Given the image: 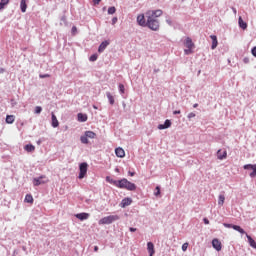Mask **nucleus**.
<instances>
[{"instance_id":"1","label":"nucleus","mask_w":256,"mask_h":256,"mask_svg":"<svg viewBox=\"0 0 256 256\" xmlns=\"http://www.w3.org/2000/svg\"><path fill=\"white\" fill-rule=\"evenodd\" d=\"M163 15V10H148L146 12L147 24L146 27L151 31H159L161 29V22L159 21V17Z\"/></svg>"},{"instance_id":"2","label":"nucleus","mask_w":256,"mask_h":256,"mask_svg":"<svg viewBox=\"0 0 256 256\" xmlns=\"http://www.w3.org/2000/svg\"><path fill=\"white\" fill-rule=\"evenodd\" d=\"M118 189H126L127 191H135L137 189V185L135 183L130 182L127 178H123L118 180Z\"/></svg>"},{"instance_id":"3","label":"nucleus","mask_w":256,"mask_h":256,"mask_svg":"<svg viewBox=\"0 0 256 256\" xmlns=\"http://www.w3.org/2000/svg\"><path fill=\"white\" fill-rule=\"evenodd\" d=\"M119 219H121L119 215H110L101 218L98 223L100 225H111V223H115V221H119Z\"/></svg>"},{"instance_id":"4","label":"nucleus","mask_w":256,"mask_h":256,"mask_svg":"<svg viewBox=\"0 0 256 256\" xmlns=\"http://www.w3.org/2000/svg\"><path fill=\"white\" fill-rule=\"evenodd\" d=\"M89 167V165L87 164V162H83L79 165V179H85V175H87V168Z\"/></svg>"},{"instance_id":"5","label":"nucleus","mask_w":256,"mask_h":256,"mask_svg":"<svg viewBox=\"0 0 256 256\" xmlns=\"http://www.w3.org/2000/svg\"><path fill=\"white\" fill-rule=\"evenodd\" d=\"M47 177L45 175H41L39 177L33 178L32 183L34 187H39V185H45L47 183Z\"/></svg>"},{"instance_id":"6","label":"nucleus","mask_w":256,"mask_h":256,"mask_svg":"<svg viewBox=\"0 0 256 256\" xmlns=\"http://www.w3.org/2000/svg\"><path fill=\"white\" fill-rule=\"evenodd\" d=\"M243 169L245 170H252V172L249 174L251 179H255L256 177V164H246L243 166Z\"/></svg>"},{"instance_id":"7","label":"nucleus","mask_w":256,"mask_h":256,"mask_svg":"<svg viewBox=\"0 0 256 256\" xmlns=\"http://www.w3.org/2000/svg\"><path fill=\"white\" fill-rule=\"evenodd\" d=\"M137 23L140 27H147V18L145 19V14H139L137 16Z\"/></svg>"},{"instance_id":"8","label":"nucleus","mask_w":256,"mask_h":256,"mask_svg":"<svg viewBox=\"0 0 256 256\" xmlns=\"http://www.w3.org/2000/svg\"><path fill=\"white\" fill-rule=\"evenodd\" d=\"M76 219H79V221H87L89 219V213L82 212L75 214Z\"/></svg>"},{"instance_id":"9","label":"nucleus","mask_w":256,"mask_h":256,"mask_svg":"<svg viewBox=\"0 0 256 256\" xmlns=\"http://www.w3.org/2000/svg\"><path fill=\"white\" fill-rule=\"evenodd\" d=\"M109 44H110L109 40L103 41L98 47V53H103V51H105V49L109 47Z\"/></svg>"},{"instance_id":"10","label":"nucleus","mask_w":256,"mask_h":256,"mask_svg":"<svg viewBox=\"0 0 256 256\" xmlns=\"http://www.w3.org/2000/svg\"><path fill=\"white\" fill-rule=\"evenodd\" d=\"M212 247L216 250V251H221L222 247H221V241H219V239L214 238L212 240Z\"/></svg>"},{"instance_id":"11","label":"nucleus","mask_w":256,"mask_h":256,"mask_svg":"<svg viewBox=\"0 0 256 256\" xmlns=\"http://www.w3.org/2000/svg\"><path fill=\"white\" fill-rule=\"evenodd\" d=\"M131 203H133V199L124 198V199H122V201L120 203V207H122L124 209L125 207H129V205H131Z\"/></svg>"},{"instance_id":"12","label":"nucleus","mask_w":256,"mask_h":256,"mask_svg":"<svg viewBox=\"0 0 256 256\" xmlns=\"http://www.w3.org/2000/svg\"><path fill=\"white\" fill-rule=\"evenodd\" d=\"M169 127H171V120H169V119L165 120L164 124L158 125V129L160 131H163V129H169Z\"/></svg>"},{"instance_id":"13","label":"nucleus","mask_w":256,"mask_h":256,"mask_svg":"<svg viewBox=\"0 0 256 256\" xmlns=\"http://www.w3.org/2000/svg\"><path fill=\"white\" fill-rule=\"evenodd\" d=\"M147 251L149 255H155V245L153 244V242L147 243Z\"/></svg>"},{"instance_id":"14","label":"nucleus","mask_w":256,"mask_h":256,"mask_svg":"<svg viewBox=\"0 0 256 256\" xmlns=\"http://www.w3.org/2000/svg\"><path fill=\"white\" fill-rule=\"evenodd\" d=\"M115 154L116 157H120V159H123V157H125V150H123V148L118 147L115 149Z\"/></svg>"},{"instance_id":"15","label":"nucleus","mask_w":256,"mask_h":256,"mask_svg":"<svg viewBox=\"0 0 256 256\" xmlns=\"http://www.w3.org/2000/svg\"><path fill=\"white\" fill-rule=\"evenodd\" d=\"M217 159H219L220 161H223V159H227V151H221V149L218 150Z\"/></svg>"},{"instance_id":"16","label":"nucleus","mask_w":256,"mask_h":256,"mask_svg":"<svg viewBox=\"0 0 256 256\" xmlns=\"http://www.w3.org/2000/svg\"><path fill=\"white\" fill-rule=\"evenodd\" d=\"M210 39H212L211 49L212 50L217 49V45H219V42L217 41V37L215 35H210Z\"/></svg>"},{"instance_id":"17","label":"nucleus","mask_w":256,"mask_h":256,"mask_svg":"<svg viewBox=\"0 0 256 256\" xmlns=\"http://www.w3.org/2000/svg\"><path fill=\"white\" fill-rule=\"evenodd\" d=\"M106 182L114 185L115 187H119V180H114L111 176L106 177Z\"/></svg>"},{"instance_id":"18","label":"nucleus","mask_w":256,"mask_h":256,"mask_svg":"<svg viewBox=\"0 0 256 256\" xmlns=\"http://www.w3.org/2000/svg\"><path fill=\"white\" fill-rule=\"evenodd\" d=\"M185 46L187 47V49H193V47L195 46V44L193 43V40L190 37L186 38Z\"/></svg>"},{"instance_id":"19","label":"nucleus","mask_w":256,"mask_h":256,"mask_svg":"<svg viewBox=\"0 0 256 256\" xmlns=\"http://www.w3.org/2000/svg\"><path fill=\"white\" fill-rule=\"evenodd\" d=\"M238 25L240 29H247V22L243 21V18L241 16L238 18Z\"/></svg>"},{"instance_id":"20","label":"nucleus","mask_w":256,"mask_h":256,"mask_svg":"<svg viewBox=\"0 0 256 256\" xmlns=\"http://www.w3.org/2000/svg\"><path fill=\"white\" fill-rule=\"evenodd\" d=\"M20 10L22 13L27 12V0H21L20 1Z\"/></svg>"},{"instance_id":"21","label":"nucleus","mask_w":256,"mask_h":256,"mask_svg":"<svg viewBox=\"0 0 256 256\" xmlns=\"http://www.w3.org/2000/svg\"><path fill=\"white\" fill-rule=\"evenodd\" d=\"M232 229H234V231H238L241 235H247V232H245V230L239 225L232 226Z\"/></svg>"},{"instance_id":"22","label":"nucleus","mask_w":256,"mask_h":256,"mask_svg":"<svg viewBox=\"0 0 256 256\" xmlns=\"http://www.w3.org/2000/svg\"><path fill=\"white\" fill-rule=\"evenodd\" d=\"M246 237L248 239V243H249L250 247H252L253 249H256L255 240L251 236H249V234H247V233H246Z\"/></svg>"},{"instance_id":"23","label":"nucleus","mask_w":256,"mask_h":256,"mask_svg":"<svg viewBox=\"0 0 256 256\" xmlns=\"http://www.w3.org/2000/svg\"><path fill=\"white\" fill-rule=\"evenodd\" d=\"M52 127L57 128L59 127V120H57V116H55V113L52 112Z\"/></svg>"},{"instance_id":"24","label":"nucleus","mask_w":256,"mask_h":256,"mask_svg":"<svg viewBox=\"0 0 256 256\" xmlns=\"http://www.w3.org/2000/svg\"><path fill=\"white\" fill-rule=\"evenodd\" d=\"M77 117L80 123H85V121H87L88 119L87 114H83V113H78Z\"/></svg>"},{"instance_id":"25","label":"nucleus","mask_w":256,"mask_h":256,"mask_svg":"<svg viewBox=\"0 0 256 256\" xmlns=\"http://www.w3.org/2000/svg\"><path fill=\"white\" fill-rule=\"evenodd\" d=\"M106 97L110 103V105H115V98L111 94V92H106Z\"/></svg>"},{"instance_id":"26","label":"nucleus","mask_w":256,"mask_h":256,"mask_svg":"<svg viewBox=\"0 0 256 256\" xmlns=\"http://www.w3.org/2000/svg\"><path fill=\"white\" fill-rule=\"evenodd\" d=\"M24 149L27 153H33V151H35V146L33 144H27L24 146Z\"/></svg>"},{"instance_id":"27","label":"nucleus","mask_w":256,"mask_h":256,"mask_svg":"<svg viewBox=\"0 0 256 256\" xmlns=\"http://www.w3.org/2000/svg\"><path fill=\"white\" fill-rule=\"evenodd\" d=\"M84 134L88 139H95V137H97V134L93 131H85Z\"/></svg>"},{"instance_id":"28","label":"nucleus","mask_w":256,"mask_h":256,"mask_svg":"<svg viewBox=\"0 0 256 256\" xmlns=\"http://www.w3.org/2000/svg\"><path fill=\"white\" fill-rule=\"evenodd\" d=\"M6 123H8V125H12V123H15V116L14 115H7L6 116Z\"/></svg>"},{"instance_id":"29","label":"nucleus","mask_w":256,"mask_h":256,"mask_svg":"<svg viewBox=\"0 0 256 256\" xmlns=\"http://www.w3.org/2000/svg\"><path fill=\"white\" fill-rule=\"evenodd\" d=\"M80 141L83 143V145L89 144V138L85 134L80 137Z\"/></svg>"},{"instance_id":"30","label":"nucleus","mask_w":256,"mask_h":256,"mask_svg":"<svg viewBox=\"0 0 256 256\" xmlns=\"http://www.w3.org/2000/svg\"><path fill=\"white\" fill-rule=\"evenodd\" d=\"M225 203V195L220 194L218 197V205L223 206Z\"/></svg>"},{"instance_id":"31","label":"nucleus","mask_w":256,"mask_h":256,"mask_svg":"<svg viewBox=\"0 0 256 256\" xmlns=\"http://www.w3.org/2000/svg\"><path fill=\"white\" fill-rule=\"evenodd\" d=\"M25 203H33V195L27 194L24 199Z\"/></svg>"},{"instance_id":"32","label":"nucleus","mask_w":256,"mask_h":256,"mask_svg":"<svg viewBox=\"0 0 256 256\" xmlns=\"http://www.w3.org/2000/svg\"><path fill=\"white\" fill-rule=\"evenodd\" d=\"M117 11V8H115V6H111L108 8V15H115Z\"/></svg>"},{"instance_id":"33","label":"nucleus","mask_w":256,"mask_h":256,"mask_svg":"<svg viewBox=\"0 0 256 256\" xmlns=\"http://www.w3.org/2000/svg\"><path fill=\"white\" fill-rule=\"evenodd\" d=\"M120 95H125V85L119 84L118 86Z\"/></svg>"},{"instance_id":"34","label":"nucleus","mask_w":256,"mask_h":256,"mask_svg":"<svg viewBox=\"0 0 256 256\" xmlns=\"http://www.w3.org/2000/svg\"><path fill=\"white\" fill-rule=\"evenodd\" d=\"M98 57H99V56H98L97 54H92V55L89 57V61L95 62V61H97Z\"/></svg>"},{"instance_id":"35","label":"nucleus","mask_w":256,"mask_h":256,"mask_svg":"<svg viewBox=\"0 0 256 256\" xmlns=\"http://www.w3.org/2000/svg\"><path fill=\"white\" fill-rule=\"evenodd\" d=\"M41 111H43V108L41 106H36L34 113H36V115H39L41 113Z\"/></svg>"},{"instance_id":"36","label":"nucleus","mask_w":256,"mask_h":256,"mask_svg":"<svg viewBox=\"0 0 256 256\" xmlns=\"http://www.w3.org/2000/svg\"><path fill=\"white\" fill-rule=\"evenodd\" d=\"M223 225L226 227V229H233L235 224L224 223Z\"/></svg>"},{"instance_id":"37","label":"nucleus","mask_w":256,"mask_h":256,"mask_svg":"<svg viewBox=\"0 0 256 256\" xmlns=\"http://www.w3.org/2000/svg\"><path fill=\"white\" fill-rule=\"evenodd\" d=\"M0 4L5 7L6 5H9V0H0Z\"/></svg>"},{"instance_id":"38","label":"nucleus","mask_w":256,"mask_h":256,"mask_svg":"<svg viewBox=\"0 0 256 256\" xmlns=\"http://www.w3.org/2000/svg\"><path fill=\"white\" fill-rule=\"evenodd\" d=\"M185 55H191V53H193V51L191 50V48L185 49L184 50Z\"/></svg>"},{"instance_id":"39","label":"nucleus","mask_w":256,"mask_h":256,"mask_svg":"<svg viewBox=\"0 0 256 256\" xmlns=\"http://www.w3.org/2000/svg\"><path fill=\"white\" fill-rule=\"evenodd\" d=\"M40 79H47L48 77H50L49 74H40L39 75Z\"/></svg>"},{"instance_id":"40","label":"nucleus","mask_w":256,"mask_h":256,"mask_svg":"<svg viewBox=\"0 0 256 256\" xmlns=\"http://www.w3.org/2000/svg\"><path fill=\"white\" fill-rule=\"evenodd\" d=\"M187 247H189V243H184L182 245V251H187Z\"/></svg>"},{"instance_id":"41","label":"nucleus","mask_w":256,"mask_h":256,"mask_svg":"<svg viewBox=\"0 0 256 256\" xmlns=\"http://www.w3.org/2000/svg\"><path fill=\"white\" fill-rule=\"evenodd\" d=\"M251 53L253 57H256V46L252 48Z\"/></svg>"},{"instance_id":"42","label":"nucleus","mask_w":256,"mask_h":256,"mask_svg":"<svg viewBox=\"0 0 256 256\" xmlns=\"http://www.w3.org/2000/svg\"><path fill=\"white\" fill-rule=\"evenodd\" d=\"M195 116H196L195 113L190 112V113L188 114V119H193V117H195Z\"/></svg>"},{"instance_id":"43","label":"nucleus","mask_w":256,"mask_h":256,"mask_svg":"<svg viewBox=\"0 0 256 256\" xmlns=\"http://www.w3.org/2000/svg\"><path fill=\"white\" fill-rule=\"evenodd\" d=\"M119 21L117 17L112 18V25H115Z\"/></svg>"},{"instance_id":"44","label":"nucleus","mask_w":256,"mask_h":256,"mask_svg":"<svg viewBox=\"0 0 256 256\" xmlns=\"http://www.w3.org/2000/svg\"><path fill=\"white\" fill-rule=\"evenodd\" d=\"M166 23L170 26L173 25V21L171 20V18L166 19Z\"/></svg>"},{"instance_id":"45","label":"nucleus","mask_w":256,"mask_h":256,"mask_svg":"<svg viewBox=\"0 0 256 256\" xmlns=\"http://www.w3.org/2000/svg\"><path fill=\"white\" fill-rule=\"evenodd\" d=\"M181 114V110H175L173 111V115H180Z\"/></svg>"},{"instance_id":"46","label":"nucleus","mask_w":256,"mask_h":256,"mask_svg":"<svg viewBox=\"0 0 256 256\" xmlns=\"http://www.w3.org/2000/svg\"><path fill=\"white\" fill-rule=\"evenodd\" d=\"M243 63H245L247 65L249 63V58H247V57L243 58Z\"/></svg>"},{"instance_id":"47","label":"nucleus","mask_w":256,"mask_h":256,"mask_svg":"<svg viewBox=\"0 0 256 256\" xmlns=\"http://www.w3.org/2000/svg\"><path fill=\"white\" fill-rule=\"evenodd\" d=\"M204 224L209 225V219L208 218H203Z\"/></svg>"},{"instance_id":"48","label":"nucleus","mask_w":256,"mask_h":256,"mask_svg":"<svg viewBox=\"0 0 256 256\" xmlns=\"http://www.w3.org/2000/svg\"><path fill=\"white\" fill-rule=\"evenodd\" d=\"M129 231H130L131 233H135V231H137V228L130 227V228H129Z\"/></svg>"},{"instance_id":"49","label":"nucleus","mask_w":256,"mask_h":256,"mask_svg":"<svg viewBox=\"0 0 256 256\" xmlns=\"http://www.w3.org/2000/svg\"><path fill=\"white\" fill-rule=\"evenodd\" d=\"M94 5H99L101 3V0H93Z\"/></svg>"},{"instance_id":"50","label":"nucleus","mask_w":256,"mask_h":256,"mask_svg":"<svg viewBox=\"0 0 256 256\" xmlns=\"http://www.w3.org/2000/svg\"><path fill=\"white\" fill-rule=\"evenodd\" d=\"M61 21H63L64 23H67V17L66 16H62L61 17Z\"/></svg>"},{"instance_id":"51","label":"nucleus","mask_w":256,"mask_h":256,"mask_svg":"<svg viewBox=\"0 0 256 256\" xmlns=\"http://www.w3.org/2000/svg\"><path fill=\"white\" fill-rule=\"evenodd\" d=\"M128 175H130V177H135V172L128 171Z\"/></svg>"},{"instance_id":"52","label":"nucleus","mask_w":256,"mask_h":256,"mask_svg":"<svg viewBox=\"0 0 256 256\" xmlns=\"http://www.w3.org/2000/svg\"><path fill=\"white\" fill-rule=\"evenodd\" d=\"M76 31H77V27H76V26H73V27H72V33H76Z\"/></svg>"},{"instance_id":"53","label":"nucleus","mask_w":256,"mask_h":256,"mask_svg":"<svg viewBox=\"0 0 256 256\" xmlns=\"http://www.w3.org/2000/svg\"><path fill=\"white\" fill-rule=\"evenodd\" d=\"M94 251L97 253V251H99V246H94Z\"/></svg>"},{"instance_id":"54","label":"nucleus","mask_w":256,"mask_h":256,"mask_svg":"<svg viewBox=\"0 0 256 256\" xmlns=\"http://www.w3.org/2000/svg\"><path fill=\"white\" fill-rule=\"evenodd\" d=\"M5 73V69L4 68H0V74Z\"/></svg>"},{"instance_id":"55","label":"nucleus","mask_w":256,"mask_h":256,"mask_svg":"<svg viewBox=\"0 0 256 256\" xmlns=\"http://www.w3.org/2000/svg\"><path fill=\"white\" fill-rule=\"evenodd\" d=\"M155 195H161V190H157V192H155Z\"/></svg>"},{"instance_id":"56","label":"nucleus","mask_w":256,"mask_h":256,"mask_svg":"<svg viewBox=\"0 0 256 256\" xmlns=\"http://www.w3.org/2000/svg\"><path fill=\"white\" fill-rule=\"evenodd\" d=\"M232 11H233V13H234L235 15H237V9L232 8Z\"/></svg>"},{"instance_id":"57","label":"nucleus","mask_w":256,"mask_h":256,"mask_svg":"<svg viewBox=\"0 0 256 256\" xmlns=\"http://www.w3.org/2000/svg\"><path fill=\"white\" fill-rule=\"evenodd\" d=\"M193 107H194V109H196V107H199V104L196 103L193 105Z\"/></svg>"},{"instance_id":"58","label":"nucleus","mask_w":256,"mask_h":256,"mask_svg":"<svg viewBox=\"0 0 256 256\" xmlns=\"http://www.w3.org/2000/svg\"><path fill=\"white\" fill-rule=\"evenodd\" d=\"M154 73H159V69H154Z\"/></svg>"},{"instance_id":"59","label":"nucleus","mask_w":256,"mask_h":256,"mask_svg":"<svg viewBox=\"0 0 256 256\" xmlns=\"http://www.w3.org/2000/svg\"><path fill=\"white\" fill-rule=\"evenodd\" d=\"M1 9H5V8H4V6H3V5H1V4H0V11H1Z\"/></svg>"},{"instance_id":"60","label":"nucleus","mask_w":256,"mask_h":256,"mask_svg":"<svg viewBox=\"0 0 256 256\" xmlns=\"http://www.w3.org/2000/svg\"><path fill=\"white\" fill-rule=\"evenodd\" d=\"M159 190H161V188H159V186H157V187H156V191H159Z\"/></svg>"},{"instance_id":"61","label":"nucleus","mask_w":256,"mask_h":256,"mask_svg":"<svg viewBox=\"0 0 256 256\" xmlns=\"http://www.w3.org/2000/svg\"><path fill=\"white\" fill-rule=\"evenodd\" d=\"M37 143H38V145H41V140H39Z\"/></svg>"}]
</instances>
